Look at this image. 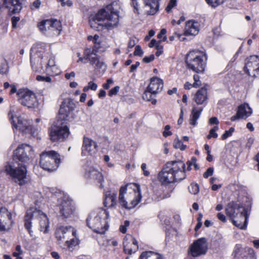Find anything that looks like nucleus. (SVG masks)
I'll return each instance as SVG.
<instances>
[{"label":"nucleus","instance_id":"nucleus-1","mask_svg":"<svg viewBox=\"0 0 259 259\" xmlns=\"http://www.w3.org/2000/svg\"><path fill=\"white\" fill-rule=\"evenodd\" d=\"M186 178V165L181 160L167 162L158 175V179L163 185L179 182Z\"/></svg>","mask_w":259,"mask_h":259},{"label":"nucleus","instance_id":"nucleus-2","mask_svg":"<svg viewBox=\"0 0 259 259\" xmlns=\"http://www.w3.org/2000/svg\"><path fill=\"white\" fill-rule=\"evenodd\" d=\"M111 6H107L105 9H101L91 17L89 23L91 27L97 31L104 29H112L118 25L119 16L117 12L111 11Z\"/></svg>","mask_w":259,"mask_h":259},{"label":"nucleus","instance_id":"nucleus-3","mask_svg":"<svg viewBox=\"0 0 259 259\" xmlns=\"http://www.w3.org/2000/svg\"><path fill=\"white\" fill-rule=\"evenodd\" d=\"M141 198L139 185L131 183L120 187L118 202L122 207L132 209L140 203Z\"/></svg>","mask_w":259,"mask_h":259},{"label":"nucleus","instance_id":"nucleus-4","mask_svg":"<svg viewBox=\"0 0 259 259\" xmlns=\"http://www.w3.org/2000/svg\"><path fill=\"white\" fill-rule=\"evenodd\" d=\"M39 222L40 231L46 233L48 231L49 222L47 215L41 210L36 208H30L27 210L24 217V226L31 236L32 231L31 230V224Z\"/></svg>","mask_w":259,"mask_h":259},{"label":"nucleus","instance_id":"nucleus-5","mask_svg":"<svg viewBox=\"0 0 259 259\" xmlns=\"http://www.w3.org/2000/svg\"><path fill=\"white\" fill-rule=\"evenodd\" d=\"M225 211L234 225L242 230L246 228L248 217L244 207L232 201L227 204Z\"/></svg>","mask_w":259,"mask_h":259},{"label":"nucleus","instance_id":"nucleus-6","mask_svg":"<svg viewBox=\"0 0 259 259\" xmlns=\"http://www.w3.org/2000/svg\"><path fill=\"white\" fill-rule=\"evenodd\" d=\"M109 213L106 210L100 209L98 212L90 215L87 220V225L89 228L96 233L103 234L108 228L107 220Z\"/></svg>","mask_w":259,"mask_h":259},{"label":"nucleus","instance_id":"nucleus-7","mask_svg":"<svg viewBox=\"0 0 259 259\" xmlns=\"http://www.w3.org/2000/svg\"><path fill=\"white\" fill-rule=\"evenodd\" d=\"M206 59V56L203 52L193 50L187 54L185 62L189 69L199 73L204 70Z\"/></svg>","mask_w":259,"mask_h":259},{"label":"nucleus","instance_id":"nucleus-8","mask_svg":"<svg viewBox=\"0 0 259 259\" xmlns=\"http://www.w3.org/2000/svg\"><path fill=\"white\" fill-rule=\"evenodd\" d=\"M15 115L14 110L11 109L9 113V117L14 128L23 133L29 134L32 136H35L37 134L38 129L31 126L30 120L21 116L17 117L15 120Z\"/></svg>","mask_w":259,"mask_h":259},{"label":"nucleus","instance_id":"nucleus-9","mask_svg":"<svg viewBox=\"0 0 259 259\" xmlns=\"http://www.w3.org/2000/svg\"><path fill=\"white\" fill-rule=\"evenodd\" d=\"M60 163V155L55 151H44L40 154V165L46 170L52 171L57 169Z\"/></svg>","mask_w":259,"mask_h":259},{"label":"nucleus","instance_id":"nucleus-10","mask_svg":"<svg viewBox=\"0 0 259 259\" xmlns=\"http://www.w3.org/2000/svg\"><path fill=\"white\" fill-rule=\"evenodd\" d=\"M17 165V166H14L10 164H7L5 167V170L10 175L15 183L22 186L28 181L26 167L25 164Z\"/></svg>","mask_w":259,"mask_h":259},{"label":"nucleus","instance_id":"nucleus-11","mask_svg":"<svg viewBox=\"0 0 259 259\" xmlns=\"http://www.w3.org/2000/svg\"><path fill=\"white\" fill-rule=\"evenodd\" d=\"M30 62L32 69L38 71L44 67L45 58H49V53L45 51V48L39 47V45L33 47L31 49Z\"/></svg>","mask_w":259,"mask_h":259},{"label":"nucleus","instance_id":"nucleus-12","mask_svg":"<svg viewBox=\"0 0 259 259\" xmlns=\"http://www.w3.org/2000/svg\"><path fill=\"white\" fill-rule=\"evenodd\" d=\"M33 152V149L31 146L22 144L14 151V160L17 164H26L32 157Z\"/></svg>","mask_w":259,"mask_h":259},{"label":"nucleus","instance_id":"nucleus-13","mask_svg":"<svg viewBox=\"0 0 259 259\" xmlns=\"http://www.w3.org/2000/svg\"><path fill=\"white\" fill-rule=\"evenodd\" d=\"M144 6L140 7L138 0H132V5L134 8V12L138 15L146 14L147 15H154L158 10V4L156 0H143Z\"/></svg>","mask_w":259,"mask_h":259},{"label":"nucleus","instance_id":"nucleus-14","mask_svg":"<svg viewBox=\"0 0 259 259\" xmlns=\"http://www.w3.org/2000/svg\"><path fill=\"white\" fill-rule=\"evenodd\" d=\"M19 102L29 108L37 106V99L34 93L26 89H19L17 92Z\"/></svg>","mask_w":259,"mask_h":259},{"label":"nucleus","instance_id":"nucleus-15","mask_svg":"<svg viewBox=\"0 0 259 259\" xmlns=\"http://www.w3.org/2000/svg\"><path fill=\"white\" fill-rule=\"evenodd\" d=\"M52 126L50 130V139L52 142H63L70 134L68 127L66 125Z\"/></svg>","mask_w":259,"mask_h":259},{"label":"nucleus","instance_id":"nucleus-16","mask_svg":"<svg viewBox=\"0 0 259 259\" xmlns=\"http://www.w3.org/2000/svg\"><path fill=\"white\" fill-rule=\"evenodd\" d=\"M58 206L60 216L63 220H70L73 218L75 208L71 200L64 197Z\"/></svg>","mask_w":259,"mask_h":259},{"label":"nucleus","instance_id":"nucleus-17","mask_svg":"<svg viewBox=\"0 0 259 259\" xmlns=\"http://www.w3.org/2000/svg\"><path fill=\"white\" fill-rule=\"evenodd\" d=\"M208 249L207 240L205 238H201L195 241L189 248V253L193 257L205 254Z\"/></svg>","mask_w":259,"mask_h":259},{"label":"nucleus","instance_id":"nucleus-18","mask_svg":"<svg viewBox=\"0 0 259 259\" xmlns=\"http://www.w3.org/2000/svg\"><path fill=\"white\" fill-rule=\"evenodd\" d=\"M75 235L76 231L71 226H60L55 232V237L59 244L69 239L71 237H75Z\"/></svg>","mask_w":259,"mask_h":259},{"label":"nucleus","instance_id":"nucleus-19","mask_svg":"<svg viewBox=\"0 0 259 259\" xmlns=\"http://www.w3.org/2000/svg\"><path fill=\"white\" fill-rule=\"evenodd\" d=\"M75 108V104L72 99L71 98L65 99L60 106L59 118L63 120L68 119Z\"/></svg>","mask_w":259,"mask_h":259},{"label":"nucleus","instance_id":"nucleus-20","mask_svg":"<svg viewBox=\"0 0 259 259\" xmlns=\"http://www.w3.org/2000/svg\"><path fill=\"white\" fill-rule=\"evenodd\" d=\"M245 71L249 76H259V57L251 56L248 58L244 67Z\"/></svg>","mask_w":259,"mask_h":259},{"label":"nucleus","instance_id":"nucleus-21","mask_svg":"<svg viewBox=\"0 0 259 259\" xmlns=\"http://www.w3.org/2000/svg\"><path fill=\"white\" fill-rule=\"evenodd\" d=\"M84 177L87 179L92 180L100 184V187L103 188L104 178L102 174L97 169L93 167H89L85 170Z\"/></svg>","mask_w":259,"mask_h":259},{"label":"nucleus","instance_id":"nucleus-22","mask_svg":"<svg viewBox=\"0 0 259 259\" xmlns=\"http://www.w3.org/2000/svg\"><path fill=\"white\" fill-rule=\"evenodd\" d=\"M97 51L93 49L91 54H88L86 55V60H89L91 64L96 69L101 70L102 72H104L106 69V66L104 62L99 60L98 58L96 56V53Z\"/></svg>","mask_w":259,"mask_h":259},{"label":"nucleus","instance_id":"nucleus-23","mask_svg":"<svg viewBox=\"0 0 259 259\" xmlns=\"http://www.w3.org/2000/svg\"><path fill=\"white\" fill-rule=\"evenodd\" d=\"M23 0H4L3 5L11 14L19 13L22 9Z\"/></svg>","mask_w":259,"mask_h":259},{"label":"nucleus","instance_id":"nucleus-24","mask_svg":"<svg viewBox=\"0 0 259 259\" xmlns=\"http://www.w3.org/2000/svg\"><path fill=\"white\" fill-rule=\"evenodd\" d=\"M97 144L91 139L84 137L82 147V154L85 155L87 154H93L97 151Z\"/></svg>","mask_w":259,"mask_h":259},{"label":"nucleus","instance_id":"nucleus-25","mask_svg":"<svg viewBox=\"0 0 259 259\" xmlns=\"http://www.w3.org/2000/svg\"><path fill=\"white\" fill-rule=\"evenodd\" d=\"M49 28L47 32V36H53L58 35L61 31V24L59 21L57 20L51 19L46 24V26Z\"/></svg>","mask_w":259,"mask_h":259},{"label":"nucleus","instance_id":"nucleus-26","mask_svg":"<svg viewBox=\"0 0 259 259\" xmlns=\"http://www.w3.org/2000/svg\"><path fill=\"white\" fill-rule=\"evenodd\" d=\"M124 251L126 253L132 254L138 249V242L134 238H125L123 241Z\"/></svg>","mask_w":259,"mask_h":259},{"label":"nucleus","instance_id":"nucleus-27","mask_svg":"<svg viewBox=\"0 0 259 259\" xmlns=\"http://www.w3.org/2000/svg\"><path fill=\"white\" fill-rule=\"evenodd\" d=\"M163 88V82L162 79L157 77H153L151 78L150 83L147 90L153 94H156L160 92Z\"/></svg>","mask_w":259,"mask_h":259},{"label":"nucleus","instance_id":"nucleus-28","mask_svg":"<svg viewBox=\"0 0 259 259\" xmlns=\"http://www.w3.org/2000/svg\"><path fill=\"white\" fill-rule=\"evenodd\" d=\"M234 259H254L251 253L239 245H236L234 251Z\"/></svg>","mask_w":259,"mask_h":259},{"label":"nucleus","instance_id":"nucleus-29","mask_svg":"<svg viewBox=\"0 0 259 259\" xmlns=\"http://www.w3.org/2000/svg\"><path fill=\"white\" fill-rule=\"evenodd\" d=\"M12 215L5 207L0 209V231L6 230V226L11 222Z\"/></svg>","mask_w":259,"mask_h":259},{"label":"nucleus","instance_id":"nucleus-30","mask_svg":"<svg viewBox=\"0 0 259 259\" xmlns=\"http://www.w3.org/2000/svg\"><path fill=\"white\" fill-rule=\"evenodd\" d=\"M199 31V25L197 22L189 21L185 28V35H196Z\"/></svg>","mask_w":259,"mask_h":259},{"label":"nucleus","instance_id":"nucleus-31","mask_svg":"<svg viewBox=\"0 0 259 259\" xmlns=\"http://www.w3.org/2000/svg\"><path fill=\"white\" fill-rule=\"evenodd\" d=\"M116 193L111 191H107L104 194V204L108 207H114L116 205Z\"/></svg>","mask_w":259,"mask_h":259},{"label":"nucleus","instance_id":"nucleus-32","mask_svg":"<svg viewBox=\"0 0 259 259\" xmlns=\"http://www.w3.org/2000/svg\"><path fill=\"white\" fill-rule=\"evenodd\" d=\"M203 110L202 107H197L193 105L190 117V124L193 126L197 125V120L199 118Z\"/></svg>","mask_w":259,"mask_h":259},{"label":"nucleus","instance_id":"nucleus-33","mask_svg":"<svg viewBox=\"0 0 259 259\" xmlns=\"http://www.w3.org/2000/svg\"><path fill=\"white\" fill-rule=\"evenodd\" d=\"M207 99V90L202 88L197 91L195 95L194 100L198 105L202 104Z\"/></svg>","mask_w":259,"mask_h":259},{"label":"nucleus","instance_id":"nucleus-34","mask_svg":"<svg viewBox=\"0 0 259 259\" xmlns=\"http://www.w3.org/2000/svg\"><path fill=\"white\" fill-rule=\"evenodd\" d=\"M237 112L241 118H246L252 113V110L247 104H242L239 106Z\"/></svg>","mask_w":259,"mask_h":259},{"label":"nucleus","instance_id":"nucleus-35","mask_svg":"<svg viewBox=\"0 0 259 259\" xmlns=\"http://www.w3.org/2000/svg\"><path fill=\"white\" fill-rule=\"evenodd\" d=\"M79 244V240L76 238L75 236L71 238L70 240L67 239L65 241L63 249L68 250L70 251H72L74 247Z\"/></svg>","mask_w":259,"mask_h":259},{"label":"nucleus","instance_id":"nucleus-36","mask_svg":"<svg viewBox=\"0 0 259 259\" xmlns=\"http://www.w3.org/2000/svg\"><path fill=\"white\" fill-rule=\"evenodd\" d=\"M79 244V240L76 238L75 236L71 238L70 240L67 239L65 241L63 249L68 250L70 251H72L74 247Z\"/></svg>","mask_w":259,"mask_h":259},{"label":"nucleus","instance_id":"nucleus-37","mask_svg":"<svg viewBox=\"0 0 259 259\" xmlns=\"http://www.w3.org/2000/svg\"><path fill=\"white\" fill-rule=\"evenodd\" d=\"M139 259H162L161 256L152 251L143 252Z\"/></svg>","mask_w":259,"mask_h":259},{"label":"nucleus","instance_id":"nucleus-38","mask_svg":"<svg viewBox=\"0 0 259 259\" xmlns=\"http://www.w3.org/2000/svg\"><path fill=\"white\" fill-rule=\"evenodd\" d=\"M8 71V65L7 60L3 57H0V73L4 74Z\"/></svg>","mask_w":259,"mask_h":259},{"label":"nucleus","instance_id":"nucleus-39","mask_svg":"<svg viewBox=\"0 0 259 259\" xmlns=\"http://www.w3.org/2000/svg\"><path fill=\"white\" fill-rule=\"evenodd\" d=\"M48 58H45L44 66L46 67L48 70L50 69L55 68V61L54 57H50L49 60Z\"/></svg>","mask_w":259,"mask_h":259},{"label":"nucleus","instance_id":"nucleus-40","mask_svg":"<svg viewBox=\"0 0 259 259\" xmlns=\"http://www.w3.org/2000/svg\"><path fill=\"white\" fill-rule=\"evenodd\" d=\"M51 19H47L41 21L38 24V27L39 28V30L45 35L47 36V32L49 30V28L46 26V24L48 21H50Z\"/></svg>","mask_w":259,"mask_h":259},{"label":"nucleus","instance_id":"nucleus-41","mask_svg":"<svg viewBox=\"0 0 259 259\" xmlns=\"http://www.w3.org/2000/svg\"><path fill=\"white\" fill-rule=\"evenodd\" d=\"M174 147L176 149H180L181 150H184L186 149L187 146L184 145L182 141H181L178 138L176 139L174 142Z\"/></svg>","mask_w":259,"mask_h":259},{"label":"nucleus","instance_id":"nucleus-42","mask_svg":"<svg viewBox=\"0 0 259 259\" xmlns=\"http://www.w3.org/2000/svg\"><path fill=\"white\" fill-rule=\"evenodd\" d=\"M188 189L190 193L195 195L197 194L199 191V186L197 184L192 183L188 187Z\"/></svg>","mask_w":259,"mask_h":259},{"label":"nucleus","instance_id":"nucleus-43","mask_svg":"<svg viewBox=\"0 0 259 259\" xmlns=\"http://www.w3.org/2000/svg\"><path fill=\"white\" fill-rule=\"evenodd\" d=\"M206 3L212 7L215 8L223 4L225 0H205Z\"/></svg>","mask_w":259,"mask_h":259},{"label":"nucleus","instance_id":"nucleus-44","mask_svg":"<svg viewBox=\"0 0 259 259\" xmlns=\"http://www.w3.org/2000/svg\"><path fill=\"white\" fill-rule=\"evenodd\" d=\"M219 129V127L218 126H214L213 128L210 130L209 131V135H207V139H210L211 138H217L218 136V134L216 133V131Z\"/></svg>","mask_w":259,"mask_h":259},{"label":"nucleus","instance_id":"nucleus-45","mask_svg":"<svg viewBox=\"0 0 259 259\" xmlns=\"http://www.w3.org/2000/svg\"><path fill=\"white\" fill-rule=\"evenodd\" d=\"M177 0H170L165 10L167 12L169 13L171 10L176 5Z\"/></svg>","mask_w":259,"mask_h":259},{"label":"nucleus","instance_id":"nucleus-46","mask_svg":"<svg viewBox=\"0 0 259 259\" xmlns=\"http://www.w3.org/2000/svg\"><path fill=\"white\" fill-rule=\"evenodd\" d=\"M197 161V159L196 157H192L190 160H188L187 162V165H188L187 169H186V171H190L191 170V166L193 165L194 163Z\"/></svg>","mask_w":259,"mask_h":259},{"label":"nucleus","instance_id":"nucleus-47","mask_svg":"<svg viewBox=\"0 0 259 259\" xmlns=\"http://www.w3.org/2000/svg\"><path fill=\"white\" fill-rule=\"evenodd\" d=\"M234 131V128L233 127H231L228 131H226L225 133L222 135V139L223 140H225L229 137L231 136Z\"/></svg>","mask_w":259,"mask_h":259},{"label":"nucleus","instance_id":"nucleus-48","mask_svg":"<svg viewBox=\"0 0 259 259\" xmlns=\"http://www.w3.org/2000/svg\"><path fill=\"white\" fill-rule=\"evenodd\" d=\"M152 95L153 94L152 93L147 90L144 93L142 97L143 100L149 101L150 100H151V98L152 97Z\"/></svg>","mask_w":259,"mask_h":259},{"label":"nucleus","instance_id":"nucleus-49","mask_svg":"<svg viewBox=\"0 0 259 259\" xmlns=\"http://www.w3.org/2000/svg\"><path fill=\"white\" fill-rule=\"evenodd\" d=\"M166 32V29H161L160 32L158 34L157 37L159 39L162 38L161 41H165L166 39V37L165 36Z\"/></svg>","mask_w":259,"mask_h":259},{"label":"nucleus","instance_id":"nucleus-50","mask_svg":"<svg viewBox=\"0 0 259 259\" xmlns=\"http://www.w3.org/2000/svg\"><path fill=\"white\" fill-rule=\"evenodd\" d=\"M36 79L38 81H45L50 82L51 81V78L50 76H44L41 75H37Z\"/></svg>","mask_w":259,"mask_h":259},{"label":"nucleus","instance_id":"nucleus-51","mask_svg":"<svg viewBox=\"0 0 259 259\" xmlns=\"http://www.w3.org/2000/svg\"><path fill=\"white\" fill-rule=\"evenodd\" d=\"M170 128V126L169 125H166L164 127V131L163 133V136L164 137H167L168 136H171L172 135V133L169 131Z\"/></svg>","mask_w":259,"mask_h":259},{"label":"nucleus","instance_id":"nucleus-52","mask_svg":"<svg viewBox=\"0 0 259 259\" xmlns=\"http://www.w3.org/2000/svg\"><path fill=\"white\" fill-rule=\"evenodd\" d=\"M193 78L195 81L193 84V87L197 88L200 87L201 83L199 81V76L198 75L195 74L193 76Z\"/></svg>","mask_w":259,"mask_h":259},{"label":"nucleus","instance_id":"nucleus-53","mask_svg":"<svg viewBox=\"0 0 259 259\" xmlns=\"http://www.w3.org/2000/svg\"><path fill=\"white\" fill-rule=\"evenodd\" d=\"M144 52L140 46H137L135 48L134 55L135 56H142Z\"/></svg>","mask_w":259,"mask_h":259},{"label":"nucleus","instance_id":"nucleus-54","mask_svg":"<svg viewBox=\"0 0 259 259\" xmlns=\"http://www.w3.org/2000/svg\"><path fill=\"white\" fill-rule=\"evenodd\" d=\"M213 172V168L212 167H209L206 171L203 174V177L205 179L208 178L209 176L212 175Z\"/></svg>","mask_w":259,"mask_h":259},{"label":"nucleus","instance_id":"nucleus-55","mask_svg":"<svg viewBox=\"0 0 259 259\" xmlns=\"http://www.w3.org/2000/svg\"><path fill=\"white\" fill-rule=\"evenodd\" d=\"M156 48L157 49V51L155 53V55L156 56L158 57L162 54L163 52V47L160 45V44H157Z\"/></svg>","mask_w":259,"mask_h":259},{"label":"nucleus","instance_id":"nucleus-56","mask_svg":"<svg viewBox=\"0 0 259 259\" xmlns=\"http://www.w3.org/2000/svg\"><path fill=\"white\" fill-rule=\"evenodd\" d=\"M155 58L154 55L152 54L149 56H146L143 59V61L144 62L146 63H150Z\"/></svg>","mask_w":259,"mask_h":259},{"label":"nucleus","instance_id":"nucleus-57","mask_svg":"<svg viewBox=\"0 0 259 259\" xmlns=\"http://www.w3.org/2000/svg\"><path fill=\"white\" fill-rule=\"evenodd\" d=\"M92 51H91L90 50H87L85 51V56L83 58H81V57H80L79 58V59L77 61V62H78L79 61H82L84 63H87L88 62H89V60H86L85 59V58H86V55L88 54H91Z\"/></svg>","mask_w":259,"mask_h":259},{"label":"nucleus","instance_id":"nucleus-58","mask_svg":"<svg viewBox=\"0 0 259 259\" xmlns=\"http://www.w3.org/2000/svg\"><path fill=\"white\" fill-rule=\"evenodd\" d=\"M41 4V2L40 0H36L35 1L32 5L31 7V10H34V9H37L40 7Z\"/></svg>","mask_w":259,"mask_h":259},{"label":"nucleus","instance_id":"nucleus-59","mask_svg":"<svg viewBox=\"0 0 259 259\" xmlns=\"http://www.w3.org/2000/svg\"><path fill=\"white\" fill-rule=\"evenodd\" d=\"M98 85L96 83L93 82V81H90L88 83V89H91L93 91H96L97 89Z\"/></svg>","mask_w":259,"mask_h":259},{"label":"nucleus","instance_id":"nucleus-60","mask_svg":"<svg viewBox=\"0 0 259 259\" xmlns=\"http://www.w3.org/2000/svg\"><path fill=\"white\" fill-rule=\"evenodd\" d=\"M119 87L116 86L112 89L109 92V95L112 96V95H116L119 91Z\"/></svg>","mask_w":259,"mask_h":259},{"label":"nucleus","instance_id":"nucleus-61","mask_svg":"<svg viewBox=\"0 0 259 259\" xmlns=\"http://www.w3.org/2000/svg\"><path fill=\"white\" fill-rule=\"evenodd\" d=\"M20 20V17H13L11 21L12 23L13 28H16L17 26V22Z\"/></svg>","mask_w":259,"mask_h":259},{"label":"nucleus","instance_id":"nucleus-62","mask_svg":"<svg viewBox=\"0 0 259 259\" xmlns=\"http://www.w3.org/2000/svg\"><path fill=\"white\" fill-rule=\"evenodd\" d=\"M141 168L142 169V170L143 171V172H144V175L145 176H149L150 175V172L149 171H147L146 170V168H147V165L146 163H143L142 165H141Z\"/></svg>","mask_w":259,"mask_h":259},{"label":"nucleus","instance_id":"nucleus-63","mask_svg":"<svg viewBox=\"0 0 259 259\" xmlns=\"http://www.w3.org/2000/svg\"><path fill=\"white\" fill-rule=\"evenodd\" d=\"M113 83V80L112 79H108L107 82L104 83L103 87L104 89L107 90L109 88L110 84Z\"/></svg>","mask_w":259,"mask_h":259},{"label":"nucleus","instance_id":"nucleus-64","mask_svg":"<svg viewBox=\"0 0 259 259\" xmlns=\"http://www.w3.org/2000/svg\"><path fill=\"white\" fill-rule=\"evenodd\" d=\"M217 217L218 218V219L220 221H221L222 222H224V223H225L226 222V217L225 215L222 213H218L217 214Z\"/></svg>","mask_w":259,"mask_h":259}]
</instances>
